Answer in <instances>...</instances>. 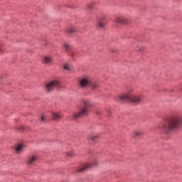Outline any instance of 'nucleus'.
Returning <instances> with one entry per match:
<instances>
[{
	"label": "nucleus",
	"mask_w": 182,
	"mask_h": 182,
	"mask_svg": "<svg viewBox=\"0 0 182 182\" xmlns=\"http://www.w3.org/2000/svg\"><path fill=\"white\" fill-rule=\"evenodd\" d=\"M115 23H119V25H126L129 23V20L124 16L117 17L114 20Z\"/></svg>",
	"instance_id": "nucleus-7"
},
{
	"label": "nucleus",
	"mask_w": 182,
	"mask_h": 182,
	"mask_svg": "<svg viewBox=\"0 0 182 182\" xmlns=\"http://www.w3.org/2000/svg\"><path fill=\"white\" fill-rule=\"evenodd\" d=\"M105 23L103 21H99L97 23V28L100 29H105Z\"/></svg>",
	"instance_id": "nucleus-17"
},
{
	"label": "nucleus",
	"mask_w": 182,
	"mask_h": 182,
	"mask_svg": "<svg viewBox=\"0 0 182 182\" xmlns=\"http://www.w3.org/2000/svg\"><path fill=\"white\" fill-rule=\"evenodd\" d=\"M87 8H88V9H93V4H88Z\"/></svg>",
	"instance_id": "nucleus-21"
},
{
	"label": "nucleus",
	"mask_w": 182,
	"mask_h": 182,
	"mask_svg": "<svg viewBox=\"0 0 182 182\" xmlns=\"http://www.w3.org/2000/svg\"><path fill=\"white\" fill-rule=\"evenodd\" d=\"M100 135L97 133H91L88 136V140H92V141H95V140H97L99 139Z\"/></svg>",
	"instance_id": "nucleus-10"
},
{
	"label": "nucleus",
	"mask_w": 182,
	"mask_h": 182,
	"mask_svg": "<svg viewBox=\"0 0 182 182\" xmlns=\"http://www.w3.org/2000/svg\"><path fill=\"white\" fill-rule=\"evenodd\" d=\"M53 119L55 122L60 120L62 119V112L60 111H53L51 112Z\"/></svg>",
	"instance_id": "nucleus-9"
},
{
	"label": "nucleus",
	"mask_w": 182,
	"mask_h": 182,
	"mask_svg": "<svg viewBox=\"0 0 182 182\" xmlns=\"http://www.w3.org/2000/svg\"><path fill=\"white\" fill-rule=\"evenodd\" d=\"M63 69L65 70H72V65L68 63H65L63 65Z\"/></svg>",
	"instance_id": "nucleus-18"
},
{
	"label": "nucleus",
	"mask_w": 182,
	"mask_h": 182,
	"mask_svg": "<svg viewBox=\"0 0 182 182\" xmlns=\"http://www.w3.org/2000/svg\"><path fill=\"white\" fill-rule=\"evenodd\" d=\"M67 157H73L75 156V152L73 151H70L65 153Z\"/></svg>",
	"instance_id": "nucleus-19"
},
{
	"label": "nucleus",
	"mask_w": 182,
	"mask_h": 182,
	"mask_svg": "<svg viewBox=\"0 0 182 182\" xmlns=\"http://www.w3.org/2000/svg\"><path fill=\"white\" fill-rule=\"evenodd\" d=\"M22 149H23V144H18L16 146L15 150H16V152L17 153V154H19V153L22 152Z\"/></svg>",
	"instance_id": "nucleus-11"
},
{
	"label": "nucleus",
	"mask_w": 182,
	"mask_h": 182,
	"mask_svg": "<svg viewBox=\"0 0 182 182\" xmlns=\"http://www.w3.org/2000/svg\"><path fill=\"white\" fill-rule=\"evenodd\" d=\"M63 49L65 50V52H69V50H70V46L65 43L63 45Z\"/></svg>",
	"instance_id": "nucleus-15"
},
{
	"label": "nucleus",
	"mask_w": 182,
	"mask_h": 182,
	"mask_svg": "<svg viewBox=\"0 0 182 182\" xmlns=\"http://www.w3.org/2000/svg\"><path fill=\"white\" fill-rule=\"evenodd\" d=\"M97 161L95 160L91 164H85L84 165L79 166L75 171L76 173H85V171H87V170L91 168V167H93V166H97Z\"/></svg>",
	"instance_id": "nucleus-5"
},
{
	"label": "nucleus",
	"mask_w": 182,
	"mask_h": 182,
	"mask_svg": "<svg viewBox=\"0 0 182 182\" xmlns=\"http://www.w3.org/2000/svg\"><path fill=\"white\" fill-rule=\"evenodd\" d=\"M91 85V80L89 77H84L78 81V86L81 89H86V87H89Z\"/></svg>",
	"instance_id": "nucleus-6"
},
{
	"label": "nucleus",
	"mask_w": 182,
	"mask_h": 182,
	"mask_svg": "<svg viewBox=\"0 0 182 182\" xmlns=\"http://www.w3.org/2000/svg\"><path fill=\"white\" fill-rule=\"evenodd\" d=\"M67 33H68V35H73V33H75V32H76V29H75V28L73 27H70L66 30Z\"/></svg>",
	"instance_id": "nucleus-14"
},
{
	"label": "nucleus",
	"mask_w": 182,
	"mask_h": 182,
	"mask_svg": "<svg viewBox=\"0 0 182 182\" xmlns=\"http://www.w3.org/2000/svg\"><path fill=\"white\" fill-rule=\"evenodd\" d=\"M144 133L141 131H136L133 133V137H141Z\"/></svg>",
	"instance_id": "nucleus-13"
},
{
	"label": "nucleus",
	"mask_w": 182,
	"mask_h": 182,
	"mask_svg": "<svg viewBox=\"0 0 182 182\" xmlns=\"http://www.w3.org/2000/svg\"><path fill=\"white\" fill-rule=\"evenodd\" d=\"M90 86H91V87L93 90L99 88V84L97 82H92V81H91V84L90 85Z\"/></svg>",
	"instance_id": "nucleus-16"
},
{
	"label": "nucleus",
	"mask_w": 182,
	"mask_h": 182,
	"mask_svg": "<svg viewBox=\"0 0 182 182\" xmlns=\"http://www.w3.org/2000/svg\"><path fill=\"white\" fill-rule=\"evenodd\" d=\"M39 121L41 122V123H45V122H46V119H45V117L41 116Z\"/></svg>",
	"instance_id": "nucleus-20"
},
{
	"label": "nucleus",
	"mask_w": 182,
	"mask_h": 182,
	"mask_svg": "<svg viewBox=\"0 0 182 182\" xmlns=\"http://www.w3.org/2000/svg\"><path fill=\"white\" fill-rule=\"evenodd\" d=\"M36 160H38V156L36 155L29 156L26 160V164H28V166H33Z\"/></svg>",
	"instance_id": "nucleus-8"
},
{
	"label": "nucleus",
	"mask_w": 182,
	"mask_h": 182,
	"mask_svg": "<svg viewBox=\"0 0 182 182\" xmlns=\"http://www.w3.org/2000/svg\"><path fill=\"white\" fill-rule=\"evenodd\" d=\"M43 62L46 65H49V63H52V57H50V56L44 57Z\"/></svg>",
	"instance_id": "nucleus-12"
},
{
	"label": "nucleus",
	"mask_w": 182,
	"mask_h": 182,
	"mask_svg": "<svg viewBox=\"0 0 182 182\" xmlns=\"http://www.w3.org/2000/svg\"><path fill=\"white\" fill-rule=\"evenodd\" d=\"M182 126V116L180 114H175L167 120L161 122L159 127V130L163 133H170L172 130H177Z\"/></svg>",
	"instance_id": "nucleus-1"
},
{
	"label": "nucleus",
	"mask_w": 182,
	"mask_h": 182,
	"mask_svg": "<svg viewBox=\"0 0 182 182\" xmlns=\"http://www.w3.org/2000/svg\"><path fill=\"white\" fill-rule=\"evenodd\" d=\"M141 99H143L141 95H136V92H134V90L132 88L129 89L126 93L116 97V100L117 102L127 101L131 102L134 105H138V103H140V102H141Z\"/></svg>",
	"instance_id": "nucleus-2"
},
{
	"label": "nucleus",
	"mask_w": 182,
	"mask_h": 182,
	"mask_svg": "<svg viewBox=\"0 0 182 182\" xmlns=\"http://www.w3.org/2000/svg\"><path fill=\"white\" fill-rule=\"evenodd\" d=\"M62 85H60V81L58 80H53L45 84L44 90L49 93V92H53L55 89H60Z\"/></svg>",
	"instance_id": "nucleus-4"
},
{
	"label": "nucleus",
	"mask_w": 182,
	"mask_h": 182,
	"mask_svg": "<svg viewBox=\"0 0 182 182\" xmlns=\"http://www.w3.org/2000/svg\"><path fill=\"white\" fill-rule=\"evenodd\" d=\"M81 103H82L84 107L80 108L78 112L73 114L72 117L74 120H75V119H80V117H83L84 116H87L89 114L88 109L92 106L90 101L89 100L82 99Z\"/></svg>",
	"instance_id": "nucleus-3"
}]
</instances>
